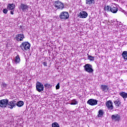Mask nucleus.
Instances as JSON below:
<instances>
[{
    "instance_id": "nucleus-20",
    "label": "nucleus",
    "mask_w": 127,
    "mask_h": 127,
    "mask_svg": "<svg viewBox=\"0 0 127 127\" xmlns=\"http://www.w3.org/2000/svg\"><path fill=\"white\" fill-rule=\"evenodd\" d=\"M120 96L123 98V99H127V93L125 92H121L120 93Z\"/></svg>"
},
{
    "instance_id": "nucleus-25",
    "label": "nucleus",
    "mask_w": 127,
    "mask_h": 127,
    "mask_svg": "<svg viewBox=\"0 0 127 127\" xmlns=\"http://www.w3.org/2000/svg\"><path fill=\"white\" fill-rule=\"evenodd\" d=\"M111 6L107 5V6L105 7L104 10H105V11H107V12L108 11H111Z\"/></svg>"
},
{
    "instance_id": "nucleus-19",
    "label": "nucleus",
    "mask_w": 127,
    "mask_h": 127,
    "mask_svg": "<svg viewBox=\"0 0 127 127\" xmlns=\"http://www.w3.org/2000/svg\"><path fill=\"white\" fill-rule=\"evenodd\" d=\"M14 62L15 64H19V63H20V58H19V55H17V56L15 57Z\"/></svg>"
},
{
    "instance_id": "nucleus-6",
    "label": "nucleus",
    "mask_w": 127,
    "mask_h": 127,
    "mask_svg": "<svg viewBox=\"0 0 127 127\" xmlns=\"http://www.w3.org/2000/svg\"><path fill=\"white\" fill-rule=\"evenodd\" d=\"M36 89L38 92H43L44 90V86L42 83L37 82L36 85Z\"/></svg>"
},
{
    "instance_id": "nucleus-13",
    "label": "nucleus",
    "mask_w": 127,
    "mask_h": 127,
    "mask_svg": "<svg viewBox=\"0 0 127 127\" xmlns=\"http://www.w3.org/2000/svg\"><path fill=\"white\" fill-rule=\"evenodd\" d=\"M111 119L112 121H115V122H119L121 120V116L119 114H116L115 115H112Z\"/></svg>"
},
{
    "instance_id": "nucleus-27",
    "label": "nucleus",
    "mask_w": 127,
    "mask_h": 127,
    "mask_svg": "<svg viewBox=\"0 0 127 127\" xmlns=\"http://www.w3.org/2000/svg\"><path fill=\"white\" fill-rule=\"evenodd\" d=\"M87 57H88V59L89 60H90V61H94V60H95V57H94L88 55Z\"/></svg>"
},
{
    "instance_id": "nucleus-24",
    "label": "nucleus",
    "mask_w": 127,
    "mask_h": 127,
    "mask_svg": "<svg viewBox=\"0 0 127 127\" xmlns=\"http://www.w3.org/2000/svg\"><path fill=\"white\" fill-rule=\"evenodd\" d=\"M78 101L76 100V99H73L71 100V103H70V105H77Z\"/></svg>"
},
{
    "instance_id": "nucleus-33",
    "label": "nucleus",
    "mask_w": 127,
    "mask_h": 127,
    "mask_svg": "<svg viewBox=\"0 0 127 127\" xmlns=\"http://www.w3.org/2000/svg\"><path fill=\"white\" fill-rule=\"evenodd\" d=\"M14 11H10V14H14V13L13 12Z\"/></svg>"
},
{
    "instance_id": "nucleus-18",
    "label": "nucleus",
    "mask_w": 127,
    "mask_h": 127,
    "mask_svg": "<svg viewBox=\"0 0 127 127\" xmlns=\"http://www.w3.org/2000/svg\"><path fill=\"white\" fill-rule=\"evenodd\" d=\"M110 11L113 13H117L118 12V8L111 6V7L110 8Z\"/></svg>"
},
{
    "instance_id": "nucleus-22",
    "label": "nucleus",
    "mask_w": 127,
    "mask_h": 127,
    "mask_svg": "<svg viewBox=\"0 0 127 127\" xmlns=\"http://www.w3.org/2000/svg\"><path fill=\"white\" fill-rule=\"evenodd\" d=\"M7 8L9 10H12V9H14V5H13L12 3L9 4L7 5Z\"/></svg>"
},
{
    "instance_id": "nucleus-12",
    "label": "nucleus",
    "mask_w": 127,
    "mask_h": 127,
    "mask_svg": "<svg viewBox=\"0 0 127 127\" xmlns=\"http://www.w3.org/2000/svg\"><path fill=\"white\" fill-rule=\"evenodd\" d=\"M114 104L117 108H120L122 106V102L120 101V99L118 98H116L115 100L113 101Z\"/></svg>"
},
{
    "instance_id": "nucleus-8",
    "label": "nucleus",
    "mask_w": 127,
    "mask_h": 127,
    "mask_svg": "<svg viewBox=\"0 0 127 127\" xmlns=\"http://www.w3.org/2000/svg\"><path fill=\"white\" fill-rule=\"evenodd\" d=\"M15 106H16V101L13 100L10 102H8L7 107L9 109L12 110L13 108H15Z\"/></svg>"
},
{
    "instance_id": "nucleus-23",
    "label": "nucleus",
    "mask_w": 127,
    "mask_h": 127,
    "mask_svg": "<svg viewBox=\"0 0 127 127\" xmlns=\"http://www.w3.org/2000/svg\"><path fill=\"white\" fill-rule=\"evenodd\" d=\"M122 56L124 60H127V51H124L122 53Z\"/></svg>"
},
{
    "instance_id": "nucleus-5",
    "label": "nucleus",
    "mask_w": 127,
    "mask_h": 127,
    "mask_svg": "<svg viewBox=\"0 0 127 127\" xmlns=\"http://www.w3.org/2000/svg\"><path fill=\"white\" fill-rule=\"evenodd\" d=\"M8 105V100L7 99H1L0 100V108L5 109Z\"/></svg>"
},
{
    "instance_id": "nucleus-17",
    "label": "nucleus",
    "mask_w": 127,
    "mask_h": 127,
    "mask_svg": "<svg viewBox=\"0 0 127 127\" xmlns=\"http://www.w3.org/2000/svg\"><path fill=\"white\" fill-rule=\"evenodd\" d=\"M105 114V112L103 110H99L98 112V118H103L104 115Z\"/></svg>"
},
{
    "instance_id": "nucleus-1",
    "label": "nucleus",
    "mask_w": 127,
    "mask_h": 127,
    "mask_svg": "<svg viewBox=\"0 0 127 127\" xmlns=\"http://www.w3.org/2000/svg\"><path fill=\"white\" fill-rule=\"evenodd\" d=\"M54 6L56 10H58V9L63 10V9L65 8L64 3L59 0L55 1L54 2Z\"/></svg>"
},
{
    "instance_id": "nucleus-28",
    "label": "nucleus",
    "mask_w": 127,
    "mask_h": 127,
    "mask_svg": "<svg viewBox=\"0 0 127 127\" xmlns=\"http://www.w3.org/2000/svg\"><path fill=\"white\" fill-rule=\"evenodd\" d=\"M2 11H3V13L6 14V13H7V11H8V10L6 8H4V9H3Z\"/></svg>"
},
{
    "instance_id": "nucleus-11",
    "label": "nucleus",
    "mask_w": 127,
    "mask_h": 127,
    "mask_svg": "<svg viewBox=\"0 0 127 127\" xmlns=\"http://www.w3.org/2000/svg\"><path fill=\"white\" fill-rule=\"evenodd\" d=\"M88 16V13L85 11H82L78 14V17L80 18H86Z\"/></svg>"
},
{
    "instance_id": "nucleus-30",
    "label": "nucleus",
    "mask_w": 127,
    "mask_h": 127,
    "mask_svg": "<svg viewBox=\"0 0 127 127\" xmlns=\"http://www.w3.org/2000/svg\"><path fill=\"white\" fill-rule=\"evenodd\" d=\"M1 86L3 88H6V84L4 82H2Z\"/></svg>"
},
{
    "instance_id": "nucleus-16",
    "label": "nucleus",
    "mask_w": 127,
    "mask_h": 127,
    "mask_svg": "<svg viewBox=\"0 0 127 127\" xmlns=\"http://www.w3.org/2000/svg\"><path fill=\"white\" fill-rule=\"evenodd\" d=\"M85 3L87 5L91 6L95 3V0H85Z\"/></svg>"
},
{
    "instance_id": "nucleus-2",
    "label": "nucleus",
    "mask_w": 127,
    "mask_h": 127,
    "mask_svg": "<svg viewBox=\"0 0 127 127\" xmlns=\"http://www.w3.org/2000/svg\"><path fill=\"white\" fill-rule=\"evenodd\" d=\"M30 43H29L28 42H23L21 45H20V48L23 50V51H27L29 49H30Z\"/></svg>"
},
{
    "instance_id": "nucleus-15",
    "label": "nucleus",
    "mask_w": 127,
    "mask_h": 127,
    "mask_svg": "<svg viewBox=\"0 0 127 127\" xmlns=\"http://www.w3.org/2000/svg\"><path fill=\"white\" fill-rule=\"evenodd\" d=\"M101 89L102 92H107L109 91V87H108V85H101Z\"/></svg>"
},
{
    "instance_id": "nucleus-21",
    "label": "nucleus",
    "mask_w": 127,
    "mask_h": 127,
    "mask_svg": "<svg viewBox=\"0 0 127 127\" xmlns=\"http://www.w3.org/2000/svg\"><path fill=\"white\" fill-rule=\"evenodd\" d=\"M23 105H24V103L23 102V101H20L19 102H16V106L20 108V107H22Z\"/></svg>"
},
{
    "instance_id": "nucleus-31",
    "label": "nucleus",
    "mask_w": 127,
    "mask_h": 127,
    "mask_svg": "<svg viewBox=\"0 0 127 127\" xmlns=\"http://www.w3.org/2000/svg\"><path fill=\"white\" fill-rule=\"evenodd\" d=\"M50 86H51V85H50V84H48V83H46L44 85V86L46 87H50Z\"/></svg>"
},
{
    "instance_id": "nucleus-4",
    "label": "nucleus",
    "mask_w": 127,
    "mask_h": 127,
    "mask_svg": "<svg viewBox=\"0 0 127 127\" xmlns=\"http://www.w3.org/2000/svg\"><path fill=\"white\" fill-rule=\"evenodd\" d=\"M83 68L86 72H88V73H93V72H94V69H93L92 65L89 64H87L84 65Z\"/></svg>"
},
{
    "instance_id": "nucleus-10",
    "label": "nucleus",
    "mask_w": 127,
    "mask_h": 127,
    "mask_svg": "<svg viewBox=\"0 0 127 127\" xmlns=\"http://www.w3.org/2000/svg\"><path fill=\"white\" fill-rule=\"evenodd\" d=\"M87 103L90 106H95V105L98 104V101H97L96 99H90L88 100Z\"/></svg>"
},
{
    "instance_id": "nucleus-29",
    "label": "nucleus",
    "mask_w": 127,
    "mask_h": 127,
    "mask_svg": "<svg viewBox=\"0 0 127 127\" xmlns=\"http://www.w3.org/2000/svg\"><path fill=\"white\" fill-rule=\"evenodd\" d=\"M60 88V83H58L56 86V90H59Z\"/></svg>"
},
{
    "instance_id": "nucleus-32",
    "label": "nucleus",
    "mask_w": 127,
    "mask_h": 127,
    "mask_svg": "<svg viewBox=\"0 0 127 127\" xmlns=\"http://www.w3.org/2000/svg\"><path fill=\"white\" fill-rule=\"evenodd\" d=\"M43 64L44 66L47 67V62H45L43 63Z\"/></svg>"
},
{
    "instance_id": "nucleus-3",
    "label": "nucleus",
    "mask_w": 127,
    "mask_h": 127,
    "mask_svg": "<svg viewBox=\"0 0 127 127\" xmlns=\"http://www.w3.org/2000/svg\"><path fill=\"white\" fill-rule=\"evenodd\" d=\"M60 18L62 19V20H66V19H68L69 18V13L66 11H63L60 14Z\"/></svg>"
},
{
    "instance_id": "nucleus-9",
    "label": "nucleus",
    "mask_w": 127,
    "mask_h": 127,
    "mask_svg": "<svg viewBox=\"0 0 127 127\" xmlns=\"http://www.w3.org/2000/svg\"><path fill=\"white\" fill-rule=\"evenodd\" d=\"M106 106L107 107L108 110L112 111L114 109V105H113V102L112 101L109 100L106 102Z\"/></svg>"
},
{
    "instance_id": "nucleus-26",
    "label": "nucleus",
    "mask_w": 127,
    "mask_h": 127,
    "mask_svg": "<svg viewBox=\"0 0 127 127\" xmlns=\"http://www.w3.org/2000/svg\"><path fill=\"white\" fill-rule=\"evenodd\" d=\"M52 127H60V126L58 123L54 122L52 124Z\"/></svg>"
},
{
    "instance_id": "nucleus-7",
    "label": "nucleus",
    "mask_w": 127,
    "mask_h": 127,
    "mask_svg": "<svg viewBox=\"0 0 127 127\" xmlns=\"http://www.w3.org/2000/svg\"><path fill=\"white\" fill-rule=\"evenodd\" d=\"M19 8L20 10H22L23 12H25V11L28 10L29 6L25 4L21 3L19 6Z\"/></svg>"
},
{
    "instance_id": "nucleus-14",
    "label": "nucleus",
    "mask_w": 127,
    "mask_h": 127,
    "mask_svg": "<svg viewBox=\"0 0 127 127\" xmlns=\"http://www.w3.org/2000/svg\"><path fill=\"white\" fill-rule=\"evenodd\" d=\"M16 40L17 41H23V38H24V35L22 34H18L16 35Z\"/></svg>"
}]
</instances>
